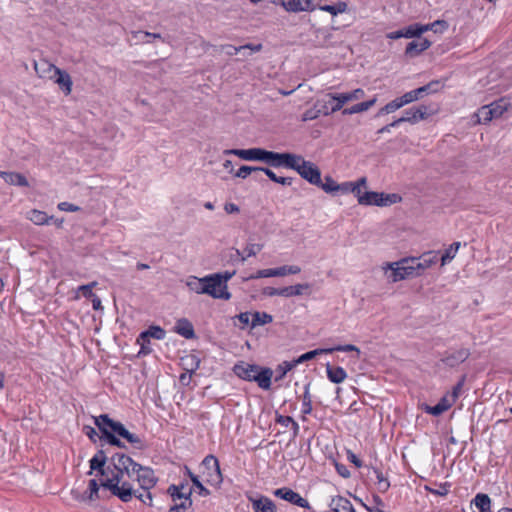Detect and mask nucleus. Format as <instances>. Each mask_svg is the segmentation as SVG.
Returning <instances> with one entry per match:
<instances>
[{"label":"nucleus","mask_w":512,"mask_h":512,"mask_svg":"<svg viewBox=\"0 0 512 512\" xmlns=\"http://www.w3.org/2000/svg\"><path fill=\"white\" fill-rule=\"evenodd\" d=\"M111 476L101 480V487L109 490L112 495L118 497L123 502L132 500L135 494L133 485L124 480V476L133 478V471L137 469L139 463L135 462L130 456L117 452L110 458Z\"/></svg>","instance_id":"obj_1"},{"label":"nucleus","mask_w":512,"mask_h":512,"mask_svg":"<svg viewBox=\"0 0 512 512\" xmlns=\"http://www.w3.org/2000/svg\"><path fill=\"white\" fill-rule=\"evenodd\" d=\"M94 423L101 433V440L111 446L126 448L120 438L125 439L137 450L147 448L145 440L135 433H131L121 422L115 421L108 414L93 417Z\"/></svg>","instance_id":"obj_2"},{"label":"nucleus","mask_w":512,"mask_h":512,"mask_svg":"<svg viewBox=\"0 0 512 512\" xmlns=\"http://www.w3.org/2000/svg\"><path fill=\"white\" fill-rule=\"evenodd\" d=\"M232 371L238 378L244 381L256 382L259 388L263 390L271 388L273 370L269 367L239 361L233 366Z\"/></svg>","instance_id":"obj_3"},{"label":"nucleus","mask_w":512,"mask_h":512,"mask_svg":"<svg viewBox=\"0 0 512 512\" xmlns=\"http://www.w3.org/2000/svg\"><path fill=\"white\" fill-rule=\"evenodd\" d=\"M401 200V196L396 193L387 194L384 192L367 191L362 195H358V203L364 206L375 205L385 207L399 203Z\"/></svg>","instance_id":"obj_4"},{"label":"nucleus","mask_w":512,"mask_h":512,"mask_svg":"<svg viewBox=\"0 0 512 512\" xmlns=\"http://www.w3.org/2000/svg\"><path fill=\"white\" fill-rule=\"evenodd\" d=\"M202 475L204 481L214 487H220L223 477L218 459L212 455H207L201 462Z\"/></svg>","instance_id":"obj_5"},{"label":"nucleus","mask_w":512,"mask_h":512,"mask_svg":"<svg viewBox=\"0 0 512 512\" xmlns=\"http://www.w3.org/2000/svg\"><path fill=\"white\" fill-rule=\"evenodd\" d=\"M187 285L192 291L198 294H207L215 299L229 300L231 298L230 292H219L217 289H213L209 275L203 278L192 277L191 280L187 282Z\"/></svg>","instance_id":"obj_6"},{"label":"nucleus","mask_w":512,"mask_h":512,"mask_svg":"<svg viewBox=\"0 0 512 512\" xmlns=\"http://www.w3.org/2000/svg\"><path fill=\"white\" fill-rule=\"evenodd\" d=\"M299 159H302L301 155L284 152H274V151H265V158L264 163L271 167L279 168L284 167L288 169H294L296 168V162L299 161Z\"/></svg>","instance_id":"obj_7"},{"label":"nucleus","mask_w":512,"mask_h":512,"mask_svg":"<svg viewBox=\"0 0 512 512\" xmlns=\"http://www.w3.org/2000/svg\"><path fill=\"white\" fill-rule=\"evenodd\" d=\"M365 92L361 88H357L351 92L347 93H329L327 96L331 98L332 101H335L334 104L331 102L328 103V114L331 115L343 108V105L352 100H358L363 98Z\"/></svg>","instance_id":"obj_8"},{"label":"nucleus","mask_w":512,"mask_h":512,"mask_svg":"<svg viewBox=\"0 0 512 512\" xmlns=\"http://www.w3.org/2000/svg\"><path fill=\"white\" fill-rule=\"evenodd\" d=\"M295 167L293 170L297 171L310 184L315 186L316 184H321V171L314 163L302 157V159L296 162Z\"/></svg>","instance_id":"obj_9"},{"label":"nucleus","mask_w":512,"mask_h":512,"mask_svg":"<svg viewBox=\"0 0 512 512\" xmlns=\"http://www.w3.org/2000/svg\"><path fill=\"white\" fill-rule=\"evenodd\" d=\"M410 261L411 258L402 259L395 263V268L393 267L394 264H390L389 267L392 272L389 278H391L393 282H397L406 278L419 276V272L416 271L415 265L411 264Z\"/></svg>","instance_id":"obj_10"},{"label":"nucleus","mask_w":512,"mask_h":512,"mask_svg":"<svg viewBox=\"0 0 512 512\" xmlns=\"http://www.w3.org/2000/svg\"><path fill=\"white\" fill-rule=\"evenodd\" d=\"M470 354L471 353L468 348H450L442 354L440 362L448 368H455L465 362L469 358Z\"/></svg>","instance_id":"obj_11"},{"label":"nucleus","mask_w":512,"mask_h":512,"mask_svg":"<svg viewBox=\"0 0 512 512\" xmlns=\"http://www.w3.org/2000/svg\"><path fill=\"white\" fill-rule=\"evenodd\" d=\"M138 482L141 490H151L158 482V478L152 468L139 464L133 471V477Z\"/></svg>","instance_id":"obj_12"},{"label":"nucleus","mask_w":512,"mask_h":512,"mask_svg":"<svg viewBox=\"0 0 512 512\" xmlns=\"http://www.w3.org/2000/svg\"><path fill=\"white\" fill-rule=\"evenodd\" d=\"M109 458L110 457L106 455L103 449L98 450L89 461L90 470L87 474L92 475L93 471H96L97 476H106L107 478L109 473L111 474V464L109 463V465L106 466Z\"/></svg>","instance_id":"obj_13"},{"label":"nucleus","mask_w":512,"mask_h":512,"mask_svg":"<svg viewBox=\"0 0 512 512\" xmlns=\"http://www.w3.org/2000/svg\"><path fill=\"white\" fill-rule=\"evenodd\" d=\"M274 495L280 499H283L287 502H290L296 506H299L301 508L310 509L309 502L300 496L299 493L295 492L291 488L288 487H282L278 488L274 491Z\"/></svg>","instance_id":"obj_14"},{"label":"nucleus","mask_w":512,"mask_h":512,"mask_svg":"<svg viewBox=\"0 0 512 512\" xmlns=\"http://www.w3.org/2000/svg\"><path fill=\"white\" fill-rule=\"evenodd\" d=\"M317 0H279V4L287 11L298 13L302 11H313Z\"/></svg>","instance_id":"obj_15"},{"label":"nucleus","mask_w":512,"mask_h":512,"mask_svg":"<svg viewBox=\"0 0 512 512\" xmlns=\"http://www.w3.org/2000/svg\"><path fill=\"white\" fill-rule=\"evenodd\" d=\"M266 149L263 148H249V149H230L226 150L225 154H232L246 161H261L264 162Z\"/></svg>","instance_id":"obj_16"},{"label":"nucleus","mask_w":512,"mask_h":512,"mask_svg":"<svg viewBox=\"0 0 512 512\" xmlns=\"http://www.w3.org/2000/svg\"><path fill=\"white\" fill-rule=\"evenodd\" d=\"M49 78L55 79V83L61 87L66 95L71 93L73 82L71 76L65 70L55 68L54 74L49 75Z\"/></svg>","instance_id":"obj_17"},{"label":"nucleus","mask_w":512,"mask_h":512,"mask_svg":"<svg viewBox=\"0 0 512 512\" xmlns=\"http://www.w3.org/2000/svg\"><path fill=\"white\" fill-rule=\"evenodd\" d=\"M328 116V103L324 100H317L314 106L307 109L302 115V121H311L320 115Z\"/></svg>","instance_id":"obj_18"},{"label":"nucleus","mask_w":512,"mask_h":512,"mask_svg":"<svg viewBox=\"0 0 512 512\" xmlns=\"http://www.w3.org/2000/svg\"><path fill=\"white\" fill-rule=\"evenodd\" d=\"M428 107L425 105H420L418 107H411L406 109L403 113V118L405 122L409 123H417L419 120H424L428 117Z\"/></svg>","instance_id":"obj_19"},{"label":"nucleus","mask_w":512,"mask_h":512,"mask_svg":"<svg viewBox=\"0 0 512 512\" xmlns=\"http://www.w3.org/2000/svg\"><path fill=\"white\" fill-rule=\"evenodd\" d=\"M438 261L437 254L432 252L425 253L420 258H411L410 263L415 265L416 271L419 272V276L423 274V272L431 267Z\"/></svg>","instance_id":"obj_20"},{"label":"nucleus","mask_w":512,"mask_h":512,"mask_svg":"<svg viewBox=\"0 0 512 512\" xmlns=\"http://www.w3.org/2000/svg\"><path fill=\"white\" fill-rule=\"evenodd\" d=\"M236 271H225L223 273H214L209 275V280L213 285V289H217V291L228 292L227 290V281L230 280Z\"/></svg>","instance_id":"obj_21"},{"label":"nucleus","mask_w":512,"mask_h":512,"mask_svg":"<svg viewBox=\"0 0 512 512\" xmlns=\"http://www.w3.org/2000/svg\"><path fill=\"white\" fill-rule=\"evenodd\" d=\"M430 46L431 42L426 38H423L419 41H411L406 46L405 55L410 58L417 57Z\"/></svg>","instance_id":"obj_22"},{"label":"nucleus","mask_w":512,"mask_h":512,"mask_svg":"<svg viewBox=\"0 0 512 512\" xmlns=\"http://www.w3.org/2000/svg\"><path fill=\"white\" fill-rule=\"evenodd\" d=\"M0 177L9 185L28 187L29 182L27 178L18 172L0 171Z\"/></svg>","instance_id":"obj_23"},{"label":"nucleus","mask_w":512,"mask_h":512,"mask_svg":"<svg viewBox=\"0 0 512 512\" xmlns=\"http://www.w3.org/2000/svg\"><path fill=\"white\" fill-rule=\"evenodd\" d=\"M174 330L185 339H194L196 334L192 323L186 318H180L176 321Z\"/></svg>","instance_id":"obj_24"},{"label":"nucleus","mask_w":512,"mask_h":512,"mask_svg":"<svg viewBox=\"0 0 512 512\" xmlns=\"http://www.w3.org/2000/svg\"><path fill=\"white\" fill-rule=\"evenodd\" d=\"M311 284L310 283H299L292 286L282 287V297L290 298L294 296H301L304 294H310Z\"/></svg>","instance_id":"obj_25"},{"label":"nucleus","mask_w":512,"mask_h":512,"mask_svg":"<svg viewBox=\"0 0 512 512\" xmlns=\"http://www.w3.org/2000/svg\"><path fill=\"white\" fill-rule=\"evenodd\" d=\"M192 488H189L187 490V493L185 494L186 497H184L183 500L180 501V503L176 502L174 505H172L168 512H193V501H192Z\"/></svg>","instance_id":"obj_26"},{"label":"nucleus","mask_w":512,"mask_h":512,"mask_svg":"<svg viewBox=\"0 0 512 512\" xmlns=\"http://www.w3.org/2000/svg\"><path fill=\"white\" fill-rule=\"evenodd\" d=\"M252 508L254 512H276L273 501L265 496L252 500Z\"/></svg>","instance_id":"obj_27"},{"label":"nucleus","mask_w":512,"mask_h":512,"mask_svg":"<svg viewBox=\"0 0 512 512\" xmlns=\"http://www.w3.org/2000/svg\"><path fill=\"white\" fill-rule=\"evenodd\" d=\"M326 372L328 379L335 384L342 383L347 377L346 371L340 366H332L327 364Z\"/></svg>","instance_id":"obj_28"},{"label":"nucleus","mask_w":512,"mask_h":512,"mask_svg":"<svg viewBox=\"0 0 512 512\" xmlns=\"http://www.w3.org/2000/svg\"><path fill=\"white\" fill-rule=\"evenodd\" d=\"M452 405L453 401H450L449 398L444 396L436 405L426 406L425 411L433 416H439L447 411Z\"/></svg>","instance_id":"obj_29"},{"label":"nucleus","mask_w":512,"mask_h":512,"mask_svg":"<svg viewBox=\"0 0 512 512\" xmlns=\"http://www.w3.org/2000/svg\"><path fill=\"white\" fill-rule=\"evenodd\" d=\"M141 340L147 341L148 339H156V340H163L166 336V331L156 325L150 326L147 330L142 331L141 333Z\"/></svg>","instance_id":"obj_30"},{"label":"nucleus","mask_w":512,"mask_h":512,"mask_svg":"<svg viewBox=\"0 0 512 512\" xmlns=\"http://www.w3.org/2000/svg\"><path fill=\"white\" fill-rule=\"evenodd\" d=\"M27 219L35 225H45L48 224L50 220H53V216H48L44 211L33 209L27 213Z\"/></svg>","instance_id":"obj_31"},{"label":"nucleus","mask_w":512,"mask_h":512,"mask_svg":"<svg viewBox=\"0 0 512 512\" xmlns=\"http://www.w3.org/2000/svg\"><path fill=\"white\" fill-rule=\"evenodd\" d=\"M331 505L333 506V511L335 512H356L352 503L341 496L332 500Z\"/></svg>","instance_id":"obj_32"},{"label":"nucleus","mask_w":512,"mask_h":512,"mask_svg":"<svg viewBox=\"0 0 512 512\" xmlns=\"http://www.w3.org/2000/svg\"><path fill=\"white\" fill-rule=\"evenodd\" d=\"M472 503L479 509V512H492L491 499L487 494L478 493Z\"/></svg>","instance_id":"obj_33"},{"label":"nucleus","mask_w":512,"mask_h":512,"mask_svg":"<svg viewBox=\"0 0 512 512\" xmlns=\"http://www.w3.org/2000/svg\"><path fill=\"white\" fill-rule=\"evenodd\" d=\"M55 68H57L55 65H53L47 61L35 62V64H34V69H35L36 73L38 74V76L41 78H45V77L49 78V75L54 74Z\"/></svg>","instance_id":"obj_34"},{"label":"nucleus","mask_w":512,"mask_h":512,"mask_svg":"<svg viewBox=\"0 0 512 512\" xmlns=\"http://www.w3.org/2000/svg\"><path fill=\"white\" fill-rule=\"evenodd\" d=\"M273 321L272 315L266 312H254L252 313L251 327L262 326L269 324Z\"/></svg>","instance_id":"obj_35"},{"label":"nucleus","mask_w":512,"mask_h":512,"mask_svg":"<svg viewBox=\"0 0 512 512\" xmlns=\"http://www.w3.org/2000/svg\"><path fill=\"white\" fill-rule=\"evenodd\" d=\"M424 32H427V26L420 23H414L404 28L405 38L420 37Z\"/></svg>","instance_id":"obj_36"},{"label":"nucleus","mask_w":512,"mask_h":512,"mask_svg":"<svg viewBox=\"0 0 512 512\" xmlns=\"http://www.w3.org/2000/svg\"><path fill=\"white\" fill-rule=\"evenodd\" d=\"M263 248L262 244L258 243H248L244 249V251L247 253L246 256H243L241 251L239 249H236V255L240 257L241 262H244L247 257L255 256L257 253H259Z\"/></svg>","instance_id":"obj_37"},{"label":"nucleus","mask_w":512,"mask_h":512,"mask_svg":"<svg viewBox=\"0 0 512 512\" xmlns=\"http://www.w3.org/2000/svg\"><path fill=\"white\" fill-rule=\"evenodd\" d=\"M261 172H263L271 181L275 183L287 186H290L293 183L292 177L277 176L270 168L263 167V169H261Z\"/></svg>","instance_id":"obj_38"},{"label":"nucleus","mask_w":512,"mask_h":512,"mask_svg":"<svg viewBox=\"0 0 512 512\" xmlns=\"http://www.w3.org/2000/svg\"><path fill=\"white\" fill-rule=\"evenodd\" d=\"M324 353L325 354L331 353V350H327V348H318L315 350H311V351H308V352L302 354L296 360H293V362L295 363V365H297V364L303 363L305 361H309V360L315 358L317 355L324 354Z\"/></svg>","instance_id":"obj_39"},{"label":"nucleus","mask_w":512,"mask_h":512,"mask_svg":"<svg viewBox=\"0 0 512 512\" xmlns=\"http://www.w3.org/2000/svg\"><path fill=\"white\" fill-rule=\"evenodd\" d=\"M461 243L460 242H453L442 254L441 256V265L444 266L448 262H450L455 256L460 248Z\"/></svg>","instance_id":"obj_40"},{"label":"nucleus","mask_w":512,"mask_h":512,"mask_svg":"<svg viewBox=\"0 0 512 512\" xmlns=\"http://www.w3.org/2000/svg\"><path fill=\"white\" fill-rule=\"evenodd\" d=\"M316 186L326 193L334 194L338 192V183L331 176H325V181H321V184H316Z\"/></svg>","instance_id":"obj_41"},{"label":"nucleus","mask_w":512,"mask_h":512,"mask_svg":"<svg viewBox=\"0 0 512 512\" xmlns=\"http://www.w3.org/2000/svg\"><path fill=\"white\" fill-rule=\"evenodd\" d=\"M295 363L293 361H284L279 364L276 368L277 375L275 376V381L282 380L285 375L295 367Z\"/></svg>","instance_id":"obj_42"},{"label":"nucleus","mask_w":512,"mask_h":512,"mask_svg":"<svg viewBox=\"0 0 512 512\" xmlns=\"http://www.w3.org/2000/svg\"><path fill=\"white\" fill-rule=\"evenodd\" d=\"M440 87H441L440 82L438 80H433V81L429 82L428 84L417 88L416 91H417L419 97L422 98L424 96V94L437 92L440 89Z\"/></svg>","instance_id":"obj_43"},{"label":"nucleus","mask_w":512,"mask_h":512,"mask_svg":"<svg viewBox=\"0 0 512 512\" xmlns=\"http://www.w3.org/2000/svg\"><path fill=\"white\" fill-rule=\"evenodd\" d=\"M310 383H307L304 387L303 399H302V413L304 415L312 412V401L309 392Z\"/></svg>","instance_id":"obj_44"},{"label":"nucleus","mask_w":512,"mask_h":512,"mask_svg":"<svg viewBox=\"0 0 512 512\" xmlns=\"http://www.w3.org/2000/svg\"><path fill=\"white\" fill-rule=\"evenodd\" d=\"M476 116L478 118L479 123H488L492 119H495V116L493 112H491L489 105L481 107L476 113Z\"/></svg>","instance_id":"obj_45"},{"label":"nucleus","mask_w":512,"mask_h":512,"mask_svg":"<svg viewBox=\"0 0 512 512\" xmlns=\"http://www.w3.org/2000/svg\"><path fill=\"white\" fill-rule=\"evenodd\" d=\"M320 9L322 11L329 12L332 15H337L339 13H343L347 10V3L343 1H339L338 3L334 5H324L320 6Z\"/></svg>","instance_id":"obj_46"},{"label":"nucleus","mask_w":512,"mask_h":512,"mask_svg":"<svg viewBox=\"0 0 512 512\" xmlns=\"http://www.w3.org/2000/svg\"><path fill=\"white\" fill-rule=\"evenodd\" d=\"M338 192L343 194L353 193L358 198V195H362L361 190L357 188V185H354L353 182H343L338 184Z\"/></svg>","instance_id":"obj_47"},{"label":"nucleus","mask_w":512,"mask_h":512,"mask_svg":"<svg viewBox=\"0 0 512 512\" xmlns=\"http://www.w3.org/2000/svg\"><path fill=\"white\" fill-rule=\"evenodd\" d=\"M491 112H493L495 118H499L507 110V103L505 100L500 99L489 105Z\"/></svg>","instance_id":"obj_48"},{"label":"nucleus","mask_w":512,"mask_h":512,"mask_svg":"<svg viewBox=\"0 0 512 512\" xmlns=\"http://www.w3.org/2000/svg\"><path fill=\"white\" fill-rule=\"evenodd\" d=\"M261 169H263V167H254V166L242 165L235 172L234 175H235V177L245 179V178H247L253 172H261Z\"/></svg>","instance_id":"obj_49"},{"label":"nucleus","mask_w":512,"mask_h":512,"mask_svg":"<svg viewBox=\"0 0 512 512\" xmlns=\"http://www.w3.org/2000/svg\"><path fill=\"white\" fill-rule=\"evenodd\" d=\"M133 36L137 40L145 42V43H151L152 39H161L162 38L159 33H150V32H143V31L134 32Z\"/></svg>","instance_id":"obj_50"},{"label":"nucleus","mask_w":512,"mask_h":512,"mask_svg":"<svg viewBox=\"0 0 512 512\" xmlns=\"http://www.w3.org/2000/svg\"><path fill=\"white\" fill-rule=\"evenodd\" d=\"M134 491L135 494L133 495V497L139 499L142 503L148 506H152V494L150 490H142V492H140L139 489L134 488Z\"/></svg>","instance_id":"obj_51"},{"label":"nucleus","mask_w":512,"mask_h":512,"mask_svg":"<svg viewBox=\"0 0 512 512\" xmlns=\"http://www.w3.org/2000/svg\"><path fill=\"white\" fill-rule=\"evenodd\" d=\"M72 496L76 501L84 503H91L99 499V497H89V489H87L83 493H80L76 490H72Z\"/></svg>","instance_id":"obj_52"},{"label":"nucleus","mask_w":512,"mask_h":512,"mask_svg":"<svg viewBox=\"0 0 512 512\" xmlns=\"http://www.w3.org/2000/svg\"><path fill=\"white\" fill-rule=\"evenodd\" d=\"M269 277H275L274 268L258 270L256 273L251 274L248 277L244 278V280L248 281V280H253V279L269 278Z\"/></svg>","instance_id":"obj_53"},{"label":"nucleus","mask_w":512,"mask_h":512,"mask_svg":"<svg viewBox=\"0 0 512 512\" xmlns=\"http://www.w3.org/2000/svg\"><path fill=\"white\" fill-rule=\"evenodd\" d=\"M424 26H427V31L432 30L435 33H442L448 28V23L445 20H436Z\"/></svg>","instance_id":"obj_54"},{"label":"nucleus","mask_w":512,"mask_h":512,"mask_svg":"<svg viewBox=\"0 0 512 512\" xmlns=\"http://www.w3.org/2000/svg\"><path fill=\"white\" fill-rule=\"evenodd\" d=\"M167 493L175 504L178 500H183L184 497H186L185 494L187 492H179V489L177 488L176 484H171L167 489Z\"/></svg>","instance_id":"obj_55"},{"label":"nucleus","mask_w":512,"mask_h":512,"mask_svg":"<svg viewBox=\"0 0 512 512\" xmlns=\"http://www.w3.org/2000/svg\"><path fill=\"white\" fill-rule=\"evenodd\" d=\"M465 380H466V375H462L461 378L459 379V381L456 383V385L453 387L452 389V393H451V396L449 398L450 401H453V403L457 400V398L459 397L460 393H461V390L463 388V385L465 383Z\"/></svg>","instance_id":"obj_56"},{"label":"nucleus","mask_w":512,"mask_h":512,"mask_svg":"<svg viewBox=\"0 0 512 512\" xmlns=\"http://www.w3.org/2000/svg\"><path fill=\"white\" fill-rule=\"evenodd\" d=\"M137 344L140 345V350L138 352V356H146L152 352L151 346H150V339L147 341L141 340V334H139L137 340Z\"/></svg>","instance_id":"obj_57"},{"label":"nucleus","mask_w":512,"mask_h":512,"mask_svg":"<svg viewBox=\"0 0 512 512\" xmlns=\"http://www.w3.org/2000/svg\"><path fill=\"white\" fill-rule=\"evenodd\" d=\"M316 38L321 39L320 45L325 46L329 43L332 34L324 28H319L315 30Z\"/></svg>","instance_id":"obj_58"},{"label":"nucleus","mask_w":512,"mask_h":512,"mask_svg":"<svg viewBox=\"0 0 512 512\" xmlns=\"http://www.w3.org/2000/svg\"><path fill=\"white\" fill-rule=\"evenodd\" d=\"M403 106L409 104V103H412L418 99H420L416 89L412 90V91H409V92H406L405 94H403L401 97H399Z\"/></svg>","instance_id":"obj_59"},{"label":"nucleus","mask_w":512,"mask_h":512,"mask_svg":"<svg viewBox=\"0 0 512 512\" xmlns=\"http://www.w3.org/2000/svg\"><path fill=\"white\" fill-rule=\"evenodd\" d=\"M276 422L286 427L289 424H292L295 432H297L299 429L298 423L294 421V419L290 416L278 415L276 418Z\"/></svg>","instance_id":"obj_60"},{"label":"nucleus","mask_w":512,"mask_h":512,"mask_svg":"<svg viewBox=\"0 0 512 512\" xmlns=\"http://www.w3.org/2000/svg\"><path fill=\"white\" fill-rule=\"evenodd\" d=\"M327 350H331V353L334 351H340V352H356L357 356L360 354V350L357 346L353 344H346V345H338L332 348H327Z\"/></svg>","instance_id":"obj_61"},{"label":"nucleus","mask_w":512,"mask_h":512,"mask_svg":"<svg viewBox=\"0 0 512 512\" xmlns=\"http://www.w3.org/2000/svg\"><path fill=\"white\" fill-rule=\"evenodd\" d=\"M376 103V98L353 105L355 113H361L370 109Z\"/></svg>","instance_id":"obj_62"},{"label":"nucleus","mask_w":512,"mask_h":512,"mask_svg":"<svg viewBox=\"0 0 512 512\" xmlns=\"http://www.w3.org/2000/svg\"><path fill=\"white\" fill-rule=\"evenodd\" d=\"M192 484L198 490V494L202 497H207L210 495V491L203 485L200 481L199 477L192 478Z\"/></svg>","instance_id":"obj_63"},{"label":"nucleus","mask_w":512,"mask_h":512,"mask_svg":"<svg viewBox=\"0 0 512 512\" xmlns=\"http://www.w3.org/2000/svg\"><path fill=\"white\" fill-rule=\"evenodd\" d=\"M450 486H451L450 483L445 482V483L440 484L437 489H431L429 487H426V489L432 494H435L438 496H446L449 492Z\"/></svg>","instance_id":"obj_64"}]
</instances>
